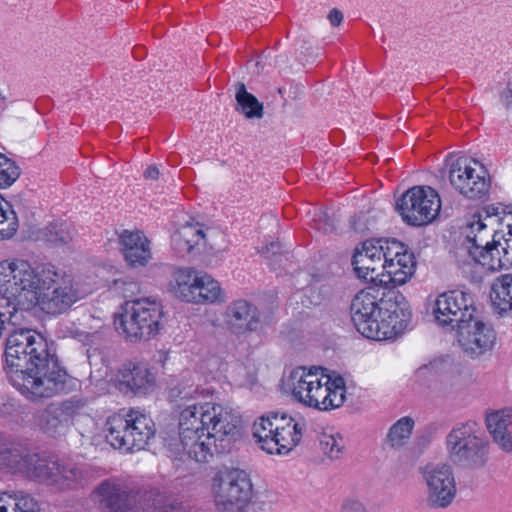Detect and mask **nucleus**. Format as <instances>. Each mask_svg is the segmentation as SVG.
<instances>
[{
  "label": "nucleus",
  "instance_id": "72a5a7b5",
  "mask_svg": "<svg viewBox=\"0 0 512 512\" xmlns=\"http://www.w3.org/2000/svg\"><path fill=\"white\" fill-rule=\"evenodd\" d=\"M19 176V167L15 162L0 153V189L11 186Z\"/></svg>",
  "mask_w": 512,
  "mask_h": 512
},
{
  "label": "nucleus",
  "instance_id": "9b49d317",
  "mask_svg": "<svg viewBox=\"0 0 512 512\" xmlns=\"http://www.w3.org/2000/svg\"><path fill=\"white\" fill-rule=\"evenodd\" d=\"M487 445L480 426L474 421L457 424L446 437L450 459L470 469L485 465L488 458Z\"/></svg>",
  "mask_w": 512,
  "mask_h": 512
},
{
  "label": "nucleus",
  "instance_id": "5701e85b",
  "mask_svg": "<svg viewBox=\"0 0 512 512\" xmlns=\"http://www.w3.org/2000/svg\"><path fill=\"white\" fill-rule=\"evenodd\" d=\"M38 476L48 481L49 484L57 486L59 489L74 488L81 484L82 471L72 463H59L56 461L49 463H39L36 467Z\"/></svg>",
  "mask_w": 512,
  "mask_h": 512
},
{
  "label": "nucleus",
  "instance_id": "4be33fe9",
  "mask_svg": "<svg viewBox=\"0 0 512 512\" xmlns=\"http://www.w3.org/2000/svg\"><path fill=\"white\" fill-rule=\"evenodd\" d=\"M379 247L365 242L361 250H356L352 257V265L356 276L370 282H376L382 273L379 272L384 261L385 241Z\"/></svg>",
  "mask_w": 512,
  "mask_h": 512
},
{
  "label": "nucleus",
  "instance_id": "a878e982",
  "mask_svg": "<svg viewBox=\"0 0 512 512\" xmlns=\"http://www.w3.org/2000/svg\"><path fill=\"white\" fill-rule=\"evenodd\" d=\"M121 250L127 263L133 267L146 265L151 258L150 243L139 231L125 230L120 236Z\"/></svg>",
  "mask_w": 512,
  "mask_h": 512
},
{
  "label": "nucleus",
  "instance_id": "412c9836",
  "mask_svg": "<svg viewBox=\"0 0 512 512\" xmlns=\"http://www.w3.org/2000/svg\"><path fill=\"white\" fill-rule=\"evenodd\" d=\"M81 406L80 401L73 399L52 403L40 413L38 425L50 435L60 434L68 428Z\"/></svg>",
  "mask_w": 512,
  "mask_h": 512
},
{
  "label": "nucleus",
  "instance_id": "2eb2a0df",
  "mask_svg": "<svg viewBox=\"0 0 512 512\" xmlns=\"http://www.w3.org/2000/svg\"><path fill=\"white\" fill-rule=\"evenodd\" d=\"M436 323L451 330H457L476 313L472 294L462 290H450L439 294L432 306Z\"/></svg>",
  "mask_w": 512,
  "mask_h": 512
},
{
  "label": "nucleus",
  "instance_id": "cd10ccee",
  "mask_svg": "<svg viewBox=\"0 0 512 512\" xmlns=\"http://www.w3.org/2000/svg\"><path fill=\"white\" fill-rule=\"evenodd\" d=\"M492 303L501 315L512 316V274L502 275L493 284Z\"/></svg>",
  "mask_w": 512,
  "mask_h": 512
},
{
  "label": "nucleus",
  "instance_id": "f257e3e1",
  "mask_svg": "<svg viewBox=\"0 0 512 512\" xmlns=\"http://www.w3.org/2000/svg\"><path fill=\"white\" fill-rule=\"evenodd\" d=\"M5 357L10 383L30 400L53 397L65 390L68 374L53 342L35 330L9 327Z\"/></svg>",
  "mask_w": 512,
  "mask_h": 512
},
{
  "label": "nucleus",
  "instance_id": "0eeeda50",
  "mask_svg": "<svg viewBox=\"0 0 512 512\" xmlns=\"http://www.w3.org/2000/svg\"><path fill=\"white\" fill-rule=\"evenodd\" d=\"M305 428L301 418L271 413L254 423L253 436L267 453L286 455L301 442Z\"/></svg>",
  "mask_w": 512,
  "mask_h": 512
},
{
  "label": "nucleus",
  "instance_id": "bb28decb",
  "mask_svg": "<svg viewBox=\"0 0 512 512\" xmlns=\"http://www.w3.org/2000/svg\"><path fill=\"white\" fill-rule=\"evenodd\" d=\"M0 512H39L37 501L23 492H0Z\"/></svg>",
  "mask_w": 512,
  "mask_h": 512
},
{
  "label": "nucleus",
  "instance_id": "f03ea898",
  "mask_svg": "<svg viewBox=\"0 0 512 512\" xmlns=\"http://www.w3.org/2000/svg\"><path fill=\"white\" fill-rule=\"evenodd\" d=\"M2 262L10 278V292L23 317L24 312L36 306L47 314H62L88 294L71 275L62 273L52 264L33 266L19 258Z\"/></svg>",
  "mask_w": 512,
  "mask_h": 512
},
{
  "label": "nucleus",
  "instance_id": "c9c22d12",
  "mask_svg": "<svg viewBox=\"0 0 512 512\" xmlns=\"http://www.w3.org/2000/svg\"><path fill=\"white\" fill-rule=\"evenodd\" d=\"M181 233V237L187 240L194 248L200 241L204 240L205 234L202 226L199 223H187L177 229Z\"/></svg>",
  "mask_w": 512,
  "mask_h": 512
},
{
  "label": "nucleus",
  "instance_id": "79ce46f5",
  "mask_svg": "<svg viewBox=\"0 0 512 512\" xmlns=\"http://www.w3.org/2000/svg\"><path fill=\"white\" fill-rule=\"evenodd\" d=\"M328 19L333 26H339L343 20V13L337 8H333L328 14Z\"/></svg>",
  "mask_w": 512,
  "mask_h": 512
},
{
  "label": "nucleus",
  "instance_id": "473e14b6",
  "mask_svg": "<svg viewBox=\"0 0 512 512\" xmlns=\"http://www.w3.org/2000/svg\"><path fill=\"white\" fill-rule=\"evenodd\" d=\"M18 229V218L11 205L0 200V239L11 238Z\"/></svg>",
  "mask_w": 512,
  "mask_h": 512
},
{
  "label": "nucleus",
  "instance_id": "e433bc0d",
  "mask_svg": "<svg viewBox=\"0 0 512 512\" xmlns=\"http://www.w3.org/2000/svg\"><path fill=\"white\" fill-rule=\"evenodd\" d=\"M313 220L315 229L325 234L331 233L336 229V220L326 210H320L315 213Z\"/></svg>",
  "mask_w": 512,
  "mask_h": 512
},
{
  "label": "nucleus",
  "instance_id": "9d476101",
  "mask_svg": "<svg viewBox=\"0 0 512 512\" xmlns=\"http://www.w3.org/2000/svg\"><path fill=\"white\" fill-rule=\"evenodd\" d=\"M469 255L489 271H499L512 264L510 251L497 242L493 229H489L482 213H475L464 230Z\"/></svg>",
  "mask_w": 512,
  "mask_h": 512
},
{
  "label": "nucleus",
  "instance_id": "dca6fc26",
  "mask_svg": "<svg viewBox=\"0 0 512 512\" xmlns=\"http://www.w3.org/2000/svg\"><path fill=\"white\" fill-rule=\"evenodd\" d=\"M450 184L469 199H484L489 191V181L478 161L468 157L457 158L449 170Z\"/></svg>",
  "mask_w": 512,
  "mask_h": 512
},
{
  "label": "nucleus",
  "instance_id": "a19ab883",
  "mask_svg": "<svg viewBox=\"0 0 512 512\" xmlns=\"http://www.w3.org/2000/svg\"><path fill=\"white\" fill-rule=\"evenodd\" d=\"M198 395V387H189L188 389L184 388L182 390L178 391L177 397L181 401H190L195 400L196 396Z\"/></svg>",
  "mask_w": 512,
  "mask_h": 512
},
{
  "label": "nucleus",
  "instance_id": "6ab92c4d",
  "mask_svg": "<svg viewBox=\"0 0 512 512\" xmlns=\"http://www.w3.org/2000/svg\"><path fill=\"white\" fill-rule=\"evenodd\" d=\"M116 387L124 394L145 396L152 393L156 386V377L143 363L124 364L116 374Z\"/></svg>",
  "mask_w": 512,
  "mask_h": 512
},
{
  "label": "nucleus",
  "instance_id": "a18cd8bd",
  "mask_svg": "<svg viewBox=\"0 0 512 512\" xmlns=\"http://www.w3.org/2000/svg\"><path fill=\"white\" fill-rule=\"evenodd\" d=\"M279 249H280V244L277 243V242H272V243H270L269 245L266 246L264 254L268 258L269 257L268 254L270 252L273 253V254H277L279 252Z\"/></svg>",
  "mask_w": 512,
  "mask_h": 512
},
{
  "label": "nucleus",
  "instance_id": "f3484780",
  "mask_svg": "<svg viewBox=\"0 0 512 512\" xmlns=\"http://www.w3.org/2000/svg\"><path fill=\"white\" fill-rule=\"evenodd\" d=\"M384 261L380 283H391L394 286L405 284L415 273L416 259L414 253L402 242L391 239L385 241Z\"/></svg>",
  "mask_w": 512,
  "mask_h": 512
},
{
  "label": "nucleus",
  "instance_id": "de8ad7c7",
  "mask_svg": "<svg viewBox=\"0 0 512 512\" xmlns=\"http://www.w3.org/2000/svg\"><path fill=\"white\" fill-rule=\"evenodd\" d=\"M508 251H510V257H512V245L509 244L508 241H506V247Z\"/></svg>",
  "mask_w": 512,
  "mask_h": 512
},
{
  "label": "nucleus",
  "instance_id": "39448f33",
  "mask_svg": "<svg viewBox=\"0 0 512 512\" xmlns=\"http://www.w3.org/2000/svg\"><path fill=\"white\" fill-rule=\"evenodd\" d=\"M282 385L294 401L319 411L340 408L346 400L344 379L330 377L320 366L296 367L284 378Z\"/></svg>",
  "mask_w": 512,
  "mask_h": 512
},
{
  "label": "nucleus",
  "instance_id": "b1692460",
  "mask_svg": "<svg viewBox=\"0 0 512 512\" xmlns=\"http://www.w3.org/2000/svg\"><path fill=\"white\" fill-rule=\"evenodd\" d=\"M225 322L232 331L238 334L255 331L260 322L258 309L246 300H235L227 306Z\"/></svg>",
  "mask_w": 512,
  "mask_h": 512
},
{
  "label": "nucleus",
  "instance_id": "ea45409f",
  "mask_svg": "<svg viewBox=\"0 0 512 512\" xmlns=\"http://www.w3.org/2000/svg\"><path fill=\"white\" fill-rule=\"evenodd\" d=\"M483 214L484 221L492 216H499L500 214H512V206H505L503 204L489 205L484 208L481 212Z\"/></svg>",
  "mask_w": 512,
  "mask_h": 512
},
{
  "label": "nucleus",
  "instance_id": "1a4fd4ad",
  "mask_svg": "<svg viewBox=\"0 0 512 512\" xmlns=\"http://www.w3.org/2000/svg\"><path fill=\"white\" fill-rule=\"evenodd\" d=\"M163 308L152 298H139L125 303L123 312L114 321L116 330L128 340H149L158 334L162 324Z\"/></svg>",
  "mask_w": 512,
  "mask_h": 512
},
{
  "label": "nucleus",
  "instance_id": "c85d7f7f",
  "mask_svg": "<svg viewBox=\"0 0 512 512\" xmlns=\"http://www.w3.org/2000/svg\"><path fill=\"white\" fill-rule=\"evenodd\" d=\"M237 110L241 111L247 118H261L263 116V105L257 98L246 90L243 83L236 84Z\"/></svg>",
  "mask_w": 512,
  "mask_h": 512
},
{
  "label": "nucleus",
  "instance_id": "f704fd0d",
  "mask_svg": "<svg viewBox=\"0 0 512 512\" xmlns=\"http://www.w3.org/2000/svg\"><path fill=\"white\" fill-rule=\"evenodd\" d=\"M320 444L323 452L329 458L337 459L340 457L343 449L342 438L331 434H324L320 440Z\"/></svg>",
  "mask_w": 512,
  "mask_h": 512
},
{
  "label": "nucleus",
  "instance_id": "7ed1b4c3",
  "mask_svg": "<svg viewBox=\"0 0 512 512\" xmlns=\"http://www.w3.org/2000/svg\"><path fill=\"white\" fill-rule=\"evenodd\" d=\"M239 423V416L221 405L187 404L179 415L178 436L167 439L165 446L176 458L187 454L197 462H208L214 453L231 449Z\"/></svg>",
  "mask_w": 512,
  "mask_h": 512
},
{
  "label": "nucleus",
  "instance_id": "49530a36",
  "mask_svg": "<svg viewBox=\"0 0 512 512\" xmlns=\"http://www.w3.org/2000/svg\"><path fill=\"white\" fill-rule=\"evenodd\" d=\"M432 370H433L432 365H423L417 369L416 377L417 378L424 377V376H426L427 373L431 372Z\"/></svg>",
  "mask_w": 512,
  "mask_h": 512
},
{
  "label": "nucleus",
  "instance_id": "f8f14e48",
  "mask_svg": "<svg viewBox=\"0 0 512 512\" xmlns=\"http://www.w3.org/2000/svg\"><path fill=\"white\" fill-rule=\"evenodd\" d=\"M213 487L219 512H243L253 497L250 476L241 469L220 472L214 479Z\"/></svg>",
  "mask_w": 512,
  "mask_h": 512
},
{
  "label": "nucleus",
  "instance_id": "37998d69",
  "mask_svg": "<svg viewBox=\"0 0 512 512\" xmlns=\"http://www.w3.org/2000/svg\"><path fill=\"white\" fill-rule=\"evenodd\" d=\"M501 99L507 108H512V82L508 83L507 88L501 95Z\"/></svg>",
  "mask_w": 512,
  "mask_h": 512
},
{
  "label": "nucleus",
  "instance_id": "ddd939ff",
  "mask_svg": "<svg viewBox=\"0 0 512 512\" xmlns=\"http://www.w3.org/2000/svg\"><path fill=\"white\" fill-rule=\"evenodd\" d=\"M174 294L185 302L208 304L223 301L222 289L215 279L205 272L192 268L175 271L171 285Z\"/></svg>",
  "mask_w": 512,
  "mask_h": 512
},
{
  "label": "nucleus",
  "instance_id": "aec40b11",
  "mask_svg": "<svg viewBox=\"0 0 512 512\" xmlns=\"http://www.w3.org/2000/svg\"><path fill=\"white\" fill-rule=\"evenodd\" d=\"M458 342L463 351L472 356H480L489 351L496 339L493 328L473 317L457 329Z\"/></svg>",
  "mask_w": 512,
  "mask_h": 512
},
{
  "label": "nucleus",
  "instance_id": "a211bd4d",
  "mask_svg": "<svg viewBox=\"0 0 512 512\" xmlns=\"http://www.w3.org/2000/svg\"><path fill=\"white\" fill-rule=\"evenodd\" d=\"M426 485V503L432 509H444L456 496L454 474L449 465H428L423 471Z\"/></svg>",
  "mask_w": 512,
  "mask_h": 512
},
{
  "label": "nucleus",
  "instance_id": "7c9ffc66",
  "mask_svg": "<svg viewBox=\"0 0 512 512\" xmlns=\"http://www.w3.org/2000/svg\"><path fill=\"white\" fill-rule=\"evenodd\" d=\"M44 238L53 245H63L73 239L71 224L65 221L54 222L44 229Z\"/></svg>",
  "mask_w": 512,
  "mask_h": 512
},
{
  "label": "nucleus",
  "instance_id": "4468645a",
  "mask_svg": "<svg viewBox=\"0 0 512 512\" xmlns=\"http://www.w3.org/2000/svg\"><path fill=\"white\" fill-rule=\"evenodd\" d=\"M441 200L431 187L415 186L407 190L396 202L403 220L414 226L432 222L439 214Z\"/></svg>",
  "mask_w": 512,
  "mask_h": 512
},
{
  "label": "nucleus",
  "instance_id": "423d86ee",
  "mask_svg": "<svg viewBox=\"0 0 512 512\" xmlns=\"http://www.w3.org/2000/svg\"><path fill=\"white\" fill-rule=\"evenodd\" d=\"M106 512H183L181 503L157 490L130 493L116 480H106L95 490Z\"/></svg>",
  "mask_w": 512,
  "mask_h": 512
},
{
  "label": "nucleus",
  "instance_id": "58836bf2",
  "mask_svg": "<svg viewBox=\"0 0 512 512\" xmlns=\"http://www.w3.org/2000/svg\"><path fill=\"white\" fill-rule=\"evenodd\" d=\"M171 244L173 249L180 255L188 254L192 251L193 247L187 240L181 237V233L176 230L171 237Z\"/></svg>",
  "mask_w": 512,
  "mask_h": 512
},
{
  "label": "nucleus",
  "instance_id": "20e7f679",
  "mask_svg": "<svg viewBox=\"0 0 512 512\" xmlns=\"http://www.w3.org/2000/svg\"><path fill=\"white\" fill-rule=\"evenodd\" d=\"M350 313L356 330L376 341L401 335L412 317L410 304L399 291L378 285L359 291L352 299Z\"/></svg>",
  "mask_w": 512,
  "mask_h": 512
},
{
  "label": "nucleus",
  "instance_id": "c756f323",
  "mask_svg": "<svg viewBox=\"0 0 512 512\" xmlns=\"http://www.w3.org/2000/svg\"><path fill=\"white\" fill-rule=\"evenodd\" d=\"M414 424V420L409 416L402 417L394 423L387 434L389 445L393 448L402 447L410 438Z\"/></svg>",
  "mask_w": 512,
  "mask_h": 512
},
{
  "label": "nucleus",
  "instance_id": "4c0bfd02",
  "mask_svg": "<svg viewBox=\"0 0 512 512\" xmlns=\"http://www.w3.org/2000/svg\"><path fill=\"white\" fill-rule=\"evenodd\" d=\"M340 512H376L375 509L367 503L354 496H348L343 499Z\"/></svg>",
  "mask_w": 512,
  "mask_h": 512
},
{
  "label": "nucleus",
  "instance_id": "09e8293b",
  "mask_svg": "<svg viewBox=\"0 0 512 512\" xmlns=\"http://www.w3.org/2000/svg\"><path fill=\"white\" fill-rule=\"evenodd\" d=\"M511 235H512V230L510 231Z\"/></svg>",
  "mask_w": 512,
  "mask_h": 512
},
{
  "label": "nucleus",
  "instance_id": "393cba45",
  "mask_svg": "<svg viewBox=\"0 0 512 512\" xmlns=\"http://www.w3.org/2000/svg\"><path fill=\"white\" fill-rule=\"evenodd\" d=\"M486 426L499 448L512 452V409L503 408L487 413Z\"/></svg>",
  "mask_w": 512,
  "mask_h": 512
},
{
  "label": "nucleus",
  "instance_id": "6e6552de",
  "mask_svg": "<svg viewBox=\"0 0 512 512\" xmlns=\"http://www.w3.org/2000/svg\"><path fill=\"white\" fill-rule=\"evenodd\" d=\"M105 437L115 449L135 452L146 448L155 435L153 420L140 410L116 413L105 423Z\"/></svg>",
  "mask_w": 512,
  "mask_h": 512
},
{
  "label": "nucleus",
  "instance_id": "2f4dec72",
  "mask_svg": "<svg viewBox=\"0 0 512 512\" xmlns=\"http://www.w3.org/2000/svg\"><path fill=\"white\" fill-rule=\"evenodd\" d=\"M26 468V459L18 449L0 444V470L10 472L22 471Z\"/></svg>",
  "mask_w": 512,
  "mask_h": 512
},
{
  "label": "nucleus",
  "instance_id": "c03bdc74",
  "mask_svg": "<svg viewBox=\"0 0 512 512\" xmlns=\"http://www.w3.org/2000/svg\"><path fill=\"white\" fill-rule=\"evenodd\" d=\"M143 175L146 179L156 180L158 179L160 172L156 165H151L146 168Z\"/></svg>",
  "mask_w": 512,
  "mask_h": 512
}]
</instances>
